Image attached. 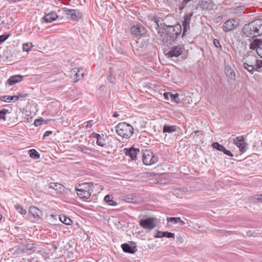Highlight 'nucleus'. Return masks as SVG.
I'll return each mask as SVG.
<instances>
[{
	"mask_svg": "<svg viewBox=\"0 0 262 262\" xmlns=\"http://www.w3.org/2000/svg\"><path fill=\"white\" fill-rule=\"evenodd\" d=\"M104 201L107 204L110 206H115L117 205V203L113 200V197L110 194L105 196Z\"/></svg>",
	"mask_w": 262,
	"mask_h": 262,
	"instance_id": "nucleus-31",
	"label": "nucleus"
},
{
	"mask_svg": "<svg viewBox=\"0 0 262 262\" xmlns=\"http://www.w3.org/2000/svg\"><path fill=\"white\" fill-rule=\"evenodd\" d=\"M250 42L249 48L252 51H255L256 53H261V47H262V39L252 38L249 39Z\"/></svg>",
	"mask_w": 262,
	"mask_h": 262,
	"instance_id": "nucleus-10",
	"label": "nucleus"
},
{
	"mask_svg": "<svg viewBox=\"0 0 262 262\" xmlns=\"http://www.w3.org/2000/svg\"><path fill=\"white\" fill-rule=\"evenodd\" d=\"M261 53H257L258 55H259L261 58H262V47H261Z\"/></svg>",
	"mask_w": 262,
	"mask_h": 262,
	"instance_id": "nucleus-57",
	"label": "nucleus"
},
{
	"mask_svg": "<svg viewBox=\"0 0 262 262\" xmlns=\"http://www.w3.org/2000/svg\"><path fill=\"white\" fill-rule=\"evenodd\" d=\"M247 9L244 6H234L229 9L230 13L236 16H241L245 12Z\"/></svg>",
	"mask_w": 262,
	"mask_h": 262,
	"instance_id": "nucleus-19",
	"label": "nucleus"
},
{
	"mask_svg": "<svg viewBox=\"0 0 262 262\" xmlns=\"http://www.w3.org/2000/svg\"><path fill=\"white\" fill-rule=\"evenodd\" d=\"M237 20L235 19H230L226 20L223 23V30L225 32H229L233 30L237 26V24H235Z\"/></svg>",
	"mask_w": 262,
	"mask_h": 262,
	"instance_id": "nucleus-13",
	"label": "nucleus"
},
{
	"mask_svg": "<svg viewBox=\"0 0 262 262\" xmlns=\"http://www.w3.org/2000/svg\"><path fill=\"white\" fill-rule=\"evenodd\" d=\"M160 17L154 18L155 28L158 33L160 34L162 42L164 45H172L177 40L182 33V26L180 24L174 25H167L165 23L161 24L163 26V31L161 32L159 22Z\"/></svg>",
	"mask_w": 262,
	"mask_h": 262,
	"instance_id": "nucleus-1",
	"label": "nucleus"
},
{
	"mask_svg": "<svg viewBox=\"0 0 262 262\" xmlns=\"http://www.w3.org/2000/svg\"><path fill=\"white\" fill-rule=\"evenodd\" d=\"M30 220L33 223L39 221L41 219L42 211L35 206H31L29 208Z\"/></svg>",
	"mask_w": 262,
	"mask_h": 262,
	"instance_id": "nucleus-8",
	"label": "nucleus"
},
{
	"mask_svg": "<svg viewBox=\"0 0 262 262\" xmlns=\"http://www.w3.org/2000/svg\"><path fill=\"white\" fill-rule=\"evenodd\" d=\"M125 153L126 156H129L132 160L137 159L138 157H141L142 152L138 148L132 146L129 148H124Z\"/></svg>",
	"mask_w": 262,
	"mask_h": 262,
	"instance_id": "nucleus-11",
	"label": "nucleus"
},
{
	"mask_svg": "<svg viewBox=\"0 0 262 262\" xmlns=\"http://www.w3.org/2000/svg\"><path fill=\"white\" fill-rule=\"evenodd\" d=\"M76 149L78 151L85 154L88 153V151H90V149L87 147L83 145L78 146L76 147Z\"/></svg>",
	"mask_w": 262,
	"mask_h": 262,
	"instance_id": "nucleus-41",
	"label": "nucleus"
},
{
	"mask_svg": "<svg viewBox=\"0 0 262 262\" xmlns=\"http://www.w3.org/2000/svg\"><path fill=\"white\" fill-rule=\"evenodd\" d=\"M0 101H4V99L3 98V96L0 97Z\"/></svg>",
	"mask_w": 262,
	"mask_h": 262,
	"instance_id": "nucleus-59",
	"label": "nucleus"
},
{
	"mask_svg": "<svg viewBox=\"0 0 262 262\" xmlns=\"http://www.w3.org/2000/svg\"><path fill=\"white\" fill-rule=\"evenodd\" d=\"M156 219L154 217L142 219L139 221V225L144 229L150 231L156 226Z\"/></svg>",
	"mask_w": 262,
	"mask_h": 262,
	"instance_id": "nucleus-7",
	"label": "nucleus"
},
{
	"mask_svg": "<svg viewBox=\"0 0 262 262\" xmlns=\"http://www.w3.org/2000/svg\"><path fill=\"white\" fill-rule=\"evenodd\" d=\"M199 5L200 8L202 10H207L211 8V3L206 1H201L199 2Z\"/></svg>",
	"mask_w": 262,
	"mask_h": 262,
	"instance_id": "nucleus-30",
	"label": "nucleus"
},
{
	"mask_svg": "<svg viewBox=\"0 0 262 262\" xmlns=\"http://www.w3.org/2000/svg\"><path fill=\"white\" fill-rule=\"evenodd\" d=\"M146 32L145 27L141 24L134 25L130 28L131 34L134 37L142 36L146 33Z\"/></svg>",
	"mask_w": 262,
	"mask_h": 262,
	"instance_id": "nucleus-6",
	"label": "nucleus"
},
{
	"mask_svg": "<svg viewBox=\"0 0 262 262\" xmlns=\"http://www.w3.org/2000/svg\"><path fill=\"white\" fill-rule=\"evenodd\" d=\"M225 232L226 233H230V234L232 232V231H225Z\"/></svg>",
	"mask_w": 262,
	"mask_h": 262,
	"instance_id": "nucleus-60",
	"label": "nucleus"
},
{
	"mask_svg": "<svg viewBox=\"0 0 262 262\" xmlns=\"http://www.w3.org/2000/svg\"><path fill=\"white\" fill-rule=\"evenodd\" d=\"M23 80V76L20 75H15L11 76L7 80L6 84L9 85H14L17 83L21 82Z\"/></svg>",
	"mask_w": 262,
	"mask_h": 262,
	"instance_id": "nucleus-20",
	"label": "nucleus"
},
{
	"mask_svg": "<svg viewBox=\"0 0 262 262\" xmlns=\"http://www.w3.org/2000/svg\"><path fill=\"white\" fill-rule=\"evenodd\" d=\"M253 232H252V231L251 230H249L246 233V235L248 237H251V236H254L253 235Z\"/></svg>",
	"mask_w": 262,
	"mask_h": 262,
	"instance_id": "nucleus-54",
	"label": "nucleus"
},
{
	"mask_svg": "<svg viewBox=\"0 0 262 262\" xmlns=\"http://www.w3.org/2000/svg\"><path fill=\"white\" fill-rule=\"evenodd\" d=\"M34 248V244L29 242H26L24 247L23 249V251L24 252H28V251L33 250Z\"/></svg>",
	"mask_w": 262,
	"mask_h": 262,
	"instance_id": "nucleus-34",
	"label": "nucleus"
},
{
	"mask_svg": "<svg viewBox=\"0 0 262 262\" xmlns=\"http://www.w3.org/2000/svg\"><path fill=\"white\" fill-rule=\"evenodd\" d=\"M165 237H167V238H174V236H175V235L174 233H173L172 232H168V231H165Z\"/></svg>",
	"mask_w": 262,
	"mask_h": 262,
	"instance_id": "nucleus-50",
	"label": "nucleus"
},
{
	"mask_svg": "<svg viewBox=\"0 0 262 262\" xmlns=\"http://www.w3.org/2000/svg\"><path fill=\"white\" fill-rule=\"evenodd\" d=\"M165 231H158L157 234L154 236L155 238L165 237Z\"/></svg>",
	"mask_w": 262,
	"mask_h": 262,
	"instance_id": "nucleus-48",
	"label": "nucleus"
},
{
	"mask_svg": "<svg viewBox=\"0 0 262 262\" xmlns=\"http://www.w3.org/2000/svg\"><path fill=\"white\" fill-rule=\"evenodd\" d=\"M3 98L4 99V102H10L11 101L15 102L18 100V96H4Z\"/></svg>",
	"mask_w": 262,
	"mask_h": 262,
	"instance_id": "nucleus-36",
	"label": "nucleus"
},
{
	"mask_svg": "<svg viewBox=\"0 0 262 262\" xmlns=\"http://www.w3.org/2000/svg\"><path fill=\"white\" fill-rule=\"evenodd\" d=\"M93 184L92 183H82L79 184L75 188H78L81 190H87L89 192L93 191Z\"/></svg>",
	"mask_w": 262,
	"mask_h": 262,
	"instance_id": "nucleus-25",
	"label": "nucleus"
},
{
	"mask_svg": "<svg viewBox=\"0 0 262 262\" xmlns=\"http://www.w3.org/2000/svg\"><path fill=\"white\" fill-rule=\"evenodd\" d=\"M256 56L254 55L253 51H247L244 55L243 59L245 60L243 63H247L249 64L255 65Z\"/></svg>",
	"mask_w": 262,
	"mask_h": 262,
	"instance_id": "nucleus-16",
	"label": "nucleus"
},
{
	"mask_svg": "<svg viewBox=\"0 0 262 262\" xmlns=\"http://www.w3.org/2000/svg\"><path fill=\"white\" fill-rule=\"evenodd\" d=\"M243 66L247 70L249 73L251 74H253L255 71H256V69L255 68V65L253 64H249L247 63H243Z\"/></svg>",
	"mask_w": 262,
	"mask_h": 262,
	"instance_id": "nucleus-32",
	"label": "nucleus"
},
{
	"mask_svg": "<svg viewBox=\"0 0 262 262\" xmlns=\"http://www.w3.org/2000/svg\"><path fill=\"white\" fill-rule=\"evenodd\" d=\"M243 36L254 38L262 35V19H256L245 24L242 29Z\"/></svg>",
	"mask_w": 262,
	"mask_h": 262,
	"instance_id": "nucleus-2",
	"label": "nucleus"
},
{
	"mask_svg": "<svg viewBox=\"0 0 262 262\" xmlns=\"http://www.w3.org/2000/svg\"><path fill=\"white\" fill-rule=\"evenodd\" d=\"M77 194L81 199L86 200L90 198L91 192H89L87 190H81L78 188H75Z\"/></svg>",
	"mask_w": 262,
	"mask_h": 262,
	"instance_id": "nucleus-22",
	"label": "nucleus"
},
{
	"mask_svg": "<svg viewBox=\"0 0 262 262\" xmlns=\"http://www.w3.org/2000/svg\"><path fill=\"white\" fill-rule=\"evenodd\" d=\"M212 146L214 148L220 151H222L224 147L223 145L220 144L218 142H213L212 144Z\"/></svg>",
	"mask_w": 262,
	"mask_h": 262,
	"instance_id": "nucleus-43",
	"label": "nucleus"
},
{
	"mask_svg": "<svg viewBox=\"0 0 262 262\" xmlns=\"http://www.w3.org/2000/svg\"><path fill=\"white\" fill-rule=\"evenodd\" d=\"M225 73L231 80H235V73L234 70L230 66H226Z\"/></svg>",
	"mask_w": 262,
	"mask_h": 262,
	"instance_id": "nucleus-26",
	"label": "nucleus"
},
{
	"mask_svg": "<svg viewBox=\"0 0 262 262\" xmlns=\"http://www.w3.org/2000/svg\"><path fill=\"white\" fill-rule=\"evenodd\" d=\"M168 223H171L172 224H176L178 223H181L182 225H184L185 222L182 221L180 217H170L167 219Z\"/></svg>",
	"mask_w": 262,
	"mask_h": 262,
	"instance_id": "nucleus-33",
	"label": "nucleus"
},
{
	"mask_svg": "<svg viewBox=\"0 0 262 262\" xmlns=\"http://www.w3.org/2000/svg\"><path fill=\"white\" fill-rule=\"evenodd\" d=\"M33 45L31 42L24 43L23 45V50L24 51L29 52L33 47Z\"/></svg>",
	"mask_w": 262,
	"mask_h": 262,
	"instance_id": "nucleus-42",
	"label": "nucleus"
},
{
	"mask_svg": "<svg viewBox=\"0 0 262 262\" xmlns=\"http://www.w3.org/2000/svg\"><path fill=\"white\" fill-rule=\"evenodd\" d=\"M222 152H224V154L229 156V157H233V154H232V152L229 150H227L226 149L225 147H224V149L223 150H222Z\"/></svg>",
	"mask_w": 262,
	"mask_h": 262,
	"instance_id": "nucleus-51",
	"label": "nucleus"
},
{
	"mask_svg": "<svg viewBox=\"0 0 262 262\" xmlns=\"http://www.w3.org/2000/svg\"><path fill=\"white\" fill-rule=\"evenodd\" d=\"M86 123H87V124H86V126L87 127H91L93 125V120L89 121Z\"/></svg>",
	"mask_w": 262,
	"mask_h": 262,
	"instance_id": "nucleus-55",
	"label": "nucleus"
},
{
	"mask_svg": "<svg viewBox=\"0 0 262 262\" xmlns=\"http://www.w3.org/2000/svg\"><path fill=\"white\" fill-rule=\"evenodd\" d=\"M52 134V131H50V130L46 131L44 135H43V138L45 139V138L46 137H48V136H50Z\"/></svg>",
	"mask_w": 262,
	"mask_h": 262,
	"instance_id": "nucleus-53",
	"label": "nucleus"
},
{
	"mask_svg": "<svg viewBox=\"0 0 262 262\" xmlns=\"http://www.w3.org/2000/svg\"><path fill=\"white\" fill-rule=\"evenodd\" d=\"M65 12L73 20H78L82 17V14L77 9H66Z\"/></svg>",
	"mask_w": 262,
	"mask_h": 262,
	"instance_id": "nucleus-17",
	"label": "nucleus"
},
{
	"mask_svg": "<svg viewBox=\"0 0 262 262\" xmlns=\"http://www.w3.org/2000/svg\"><path fill=\"white\" fill-rule=\"evenodd\" d=\"M178 127L176 125H169L165 124L163 126V132L171 133L177 130Z\"/></svg>",
	"mask_w": 262,
	"mask_h": 262,
	"instance_id": "nucleus-28",
	"label": "nucleus"
},
{
	"mask_svg": "<svg viewBox=\"0 0 262 262\" xmlns=\"http://www.w3.org/2000/svg\"><path fill=\"white\" fill-rule=\"evenodd\" d=\"M187 191V189L184 187L176 188L173 190L174 193L178 195L185 194Z\"/></svg>",
	"mask_w": 262,
	"mask_h": 262,
	"instance_id": "nucleus-38",
	"label": "nucleus"
},
{
	"mask_svg": "<svg viewBox=\"0 0 262 262\" xmlns=\"http://www.w3.org/2000/svg\"><path fill=\"white\" fill-rule=\"evenodd\" d=\"M193 15V13L191 12L190 13L186 14L184 16V20L182 21V26L183 27V33L182 34V37L183 38L186 36L187 33V32L189 31L190 29V22L191 20V18Z\"/></svg>",
	"mask_w": 262,
	"mask_h": 262,
	"instance_id": "nucleus-9",
	"label": "nucleus"
},
{
	"mask_svg": "<svg viewBox=\"0 0 262 262\" xmlns=\"http://www.w3.org/2000/svg\"><path fill=\"white\" fill-rule=\"evenodd\" d=\"M116 131L119 136L128 139L134 134V128L126 122H121L116 126Z\"/></svg>",
	"mask_w": 262,
	"mask_h": 262,
	"instance_id": "nucleus-3",
	"label": "nucleus"
},
{
	"mask_svg": "<svg viewBox=\"0 0 262 262\" xmlns=\"http://www.w3.org/2000/svg\"><path fill=\"white\" fill-rule=\"evenodd\" d=\"M16 96H18V99L19 98H25L27 97L28 96V94L27 93H18L17 95H16Z\"/></svg>",
	"mask_w": 262,
	"mask_h": 262,
	"instance_id": "nucleus-52",
	"label": "nucleus"
},
{
	"mask_svg": "<svg viewBox=\"0 0 262 262\" xmlns=\"http://www.w3.org/2000/svg\"><path fill=\"white\" fill-rule=\"evenodd\" d=\"M142 160L143 163L146 165H150L157 162L158 158L154 156L150 150L142 151Z\"/></svg>",
	"mask_w": 262,
	"mask_h": 262,
	"instance_id": "nucleus-4",
	"label": "nucleus"
},
{
	"mask_svg": "<svg viewBox=\"0 0 262 262\" xmlns=\"http://www.w3.org/2000/svg\"><path fill=\"white\" fill-rule=\"evenodd\" d=\"M9 110L7 109L3 108L0 111V120H3L5 121L6 119V115L9 114Z\"/></svg>",
	"mask_w": 262,
	"mask_h": 262,
	"instance_id": "nucleus-40",
	"label": "nucleus"
},
{
	"mask_svg": "<svg viewBox=\"0 0 262 262\" xmlns=\"http://www.w3.org/2000/svg\"><path fill=\"white\" fill-rule=\"evenodd\" d=\"M2 216L0 214V220L2 219Z\"/></svg>",
	"mask_w": 262,
	"mask_h": 262,
	"instance_id": "nucleus-61",
	"label": "nucleus"
},
{
	"mask_svg": "<svg viewBox=\"0 0 262 262\" xmlns=\"http://www.w3.org/2000/svg\"><path fill=\"white\" fill-rule=\"evenodd\" d=\"M92 137L96 139V144L97 145L104 147L106 145V140L104 138L103 134H99L93 132L92 134Z\"/></svg>",
	"mask_w": 262,
	"mask_h": 262,
	"instance_id": "nucleus-18",
	"label": "nucleus"
},
{
	"mask_svg": "<svg viewBox=\"0 0 262 262\" xmlns=\"http://www.w3.org/2000/svg\"><path fill=\"white\" fill-rule=\"evenodd\" d=\"M70 73L71 76L73 78L75 82L80 80L84 76V70L81 68L73 69Z\"/></svg>",
	"mask_w": 262,
	"mask_h": 262,
	"instance_id": "nucleus-14",
	"label": "nucleus"
},
{
	"mask_svg": "<svg viewBox=\"0 0 262 262\" xmlns=\"http://www.w3.org/2000/svg\"><path fill=\"white\" fill-rule=\"evenodd\" d=\"M44 122H45L46 123H47L42 118L37 119L35 120L34 124L35 126H38L42 124Z\"/></svg>",
	"mask_w": 262,
	"mask_h": 262,
	"instance_id": "nucleus-47",
	"label": "nucleus"
},
{
	"mask_svg": "<svg viewBox=\"0 0 262 262\" xmlns=\"http://www.w3.org/2000/svg\"><path fill=\"white\" fill-rule=\"evenodd\" d=\"M52 247H53V248L55 250H56L57 249V246H56L55 245H53Z\"/></svg>",
	"mask_w": 262,
	"mask_h": 262,
	"instance_id": "nucleus-58",
	"label": "nucleus"
},
{
	"mask_svg": "<svg viewBox=\"0 0 262 262\" xmlns=\"http://www.w3.org/2000/svg\"><path fill=\"white\" fill-rule=\"evenodd\" d=\"M213 44L215 47L219 48L220 50H222V46L221 45L220 40L217 39H214L213 40Z\"/></svg>",
	"mask_w": 262,
	"mask_h": 262,
	"instance_id": "nucleus-49",
	"label": "nucleus"
},
{
	"mask_svg": "<svg viewBox=\"0 0 262 262\" xmlns=\"http://www.w3.org/2000/svg\"><path fill=\"white\" fill-rule=\"evenodd\" d=\"M136 43L137 49L139 51H145L150 47V39L148 37H145L141 40L136 41Z\"/></svg>",
	"mask_w": 262,
	"mask_h": 262,
	"instance_id": "nucleus-12",
	"label": "nucleus"
},
{
	"mask_svg": "<svg viewBox=\"0 0 262 262\" xmlns=\"http://www.w3.org/2000/svg\"><path fill=\"white\" fill-rule=\"evenodd\" d=\"M121 248L123 251L125 253L134 254L137 251L136 246H132L127 243L122 244Z\"/></svg>",
	"mask_w": 262,
	"mask_h": 262,
	"instance_id": "nucleus-23",
	"label": "nucleus"
},
{
	"mask_svg": "<svg viewBox=\"0 0 262 262\" xmlns=\"http://www.w3.org/2000/svg\"><path fill=\"white\" fill-rule=\"evenodd\" d=\"M185 52L184 45H177L172 46L166 55L168 57H178Z\"/></svg>",
	"mask_w": 262,
	"mask_h": 262,
	"instance_id": "nucleus-5",
	"label": "nucleus"
},
{
	"mask_svg": "<svg viewBox=\"0 0 262 262\" xmlns=\"http://www.w3.org/2000/svg\"><path fill=\"white\" fill-rule=\"evenodd\" d=\"M164 98L166 100H169L170 98L171 101L179 103L181 102V100L179 97V95L178 93L172 94V93L166 92L164 94Z\"/></svg>",
	"mask_w": 262,
	"mask_h": 262,
	"instance_id": "nucleus-21",
	"label": "nucleus"
},
{
	"mask_svg": "<svg viewBox=\"0 0 262 262\" xmlns=\"http://www.w3.org/2000/svg\"><path fill=\"white\" fill-rule=\"evenodd\" d=\"M28 153L31 158L34 159H38L40 158V154L35 149H31L28 151Z\"/></svg>",
	"mask_w": 262,
	"mask_h": 262,
	"instance_id": "nucleus-35",
	"label": "nucleus"
},
{
	"mask_svg": "<svg viewBox=\"0 0 262 262\" xmlns=\"http://www.w3.org/2000/svg\"><path fill=\"white\" fill-rule=\"evenodd\" d=\"M59 218L60 221L66 225H70L73 223L72 220L65 215H59Z\"/></svg>",
	"mask_w": 262,
	"mask_h": 262,
	"instance_id": "nucleus-29",
	"label": "nucleus"
},
{
	"mask_svg": "<svg viewBox=\"0 0 262 262\" xmlns=\"http://www.w3.org/2000/svg\"><path fill=\"white\" fill-rule=\"evenodd\" d=\"M114 68L111 67L110 68V74L107 77L108 81L111 83H114L115 81V77L113 76V70Z\"/></svg>",
	"mask_w": 262,
	"mask_h": 262,
	"instance_id": "nucleus-45",
	"label": "nucleus"
},
{
	"mask_svg": "<svg viewBox=\"0 0 262 262\" xmlns=\"http://www.w3.org/2000/svg\"><path fill=\"white\" fill-rule=\"evenodd\" d=\"M252 199L254 202H262V194L255 195Z\"/></svg>",
	"mask_w": 262,
	"mask_h": 262,
	"instance_id": "nucleus-46",
	"label": "nucleus"
},
{
	"mask_svg": "<svg viewBox=\"0 0 262 262\" xmlns=\"http://www.w3.org/2000/svg\"><path fill=\"white\" fill-rule=\"evenodd\" d=\"M256 71L261 72L262 71V59L258 60L257 58H256V62L255 65Z\"/></svg>",
	"mask_w": 262,
	"mask_h": 262,
	"instance_id": "nucleus-37",
	"label": "nucleus"
},
{
	"mask_svg": "<svg viewBox=\"0 0 262 262\" xmlns=\"http://www.w3.org/2000/svg\"><path fill=\"white\" fill-rule=\"evenodd\" d=\"M15 209L20 214H26L27 211L23 208V206L20 204H16L14 206Z\"/></svg>",
	"mask_w": 262,
	"mask_h": 262,
	"instance_id": "nucleus-39",
	"label": "nucleus"
},
{
	"mask_svg": "<svg viewBox=\"0 0 262 262\" xmlns=\"http://www.w3.org/2000/svg\"><path fill=\"white\" fill-rule=\"evenodd\" d=\"M11 36L10 33H5L4 34L0 35V44L6 40Z\"/></svg>",
	"mask_w": 262,
	"mask_h": 262,
	"instance_id": "nucleus-44",
	"label": "nucleus"
},
{
	"mask_svg": "<svg viewBox=\"0 0 262 262\" xmlns=\"http://www.w3.org/2000/svg\"><path fill=\"white\" fill-rule=\"evenodd\" d=\"M113 116L115 118H117L118 116H119V114H118L117 112H115L113 115Z\"/></svg>",
	"mask_w": 262,
	"mask_h": 262,
	"instance_id": "nucleus-56",
	"label": "nucleus"
},
{
	"mask_svg": "<svg viewBox=\"0 0 262 262\" xmlns=\"http://www.w3.org/2000/svg\"><path fill=\"white\" fill-rule=\"evenodd\" d=\"M49 187L57 190L60 193H62L64 191V187L62 184L58 183H50L49 184Z\"/></svg>",
	"mask_w": 262,
	"mask_h": 262,
	"instance_id": "nucleus-27",
	"label": "nucleus"
},
{
	"mask_svg": "<svg viewBox=\"0 0 262 262\" xmlns=\"http://www.w3.org/2000/svg\"><path fill=\"white\" fill-rule=\"evenodd\" d=\"M234 143L239 148L242 152H245L246 151V146L248 144L245 142V138L243 136L237 137L233 141Z\"/></svg>",
	"mask_w": 262,
	"mask_h": 262,
	"instance_id": "nucleus-15",
	"label": "nucleus"
},
{
	"mask_svg": "<svg viewBox=\"0 0 262 262\" xmlns=\"http://www.w3.org/2000/svg\"><path fill=\"white\" fill-rule=\"evenodd\" d=\"M58 17L57 13L54 11L50 12L49 14H46L43 19L46 23H51L56 20Z\"/></svg>",
	"mask_w": 262,
	"mask_h": 262,
	"instance_id": "nucleus-24",
	"label": "nucleus"
}]
</instances>
